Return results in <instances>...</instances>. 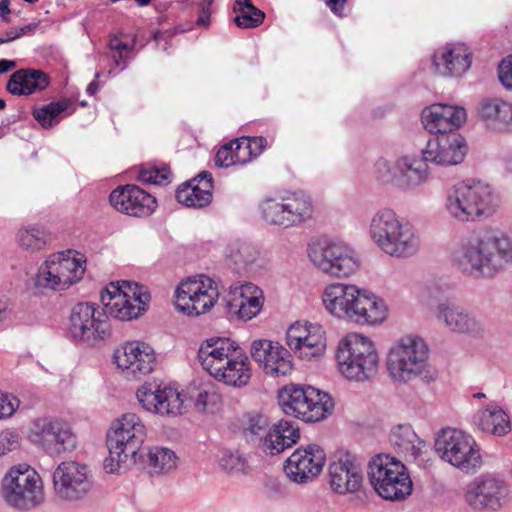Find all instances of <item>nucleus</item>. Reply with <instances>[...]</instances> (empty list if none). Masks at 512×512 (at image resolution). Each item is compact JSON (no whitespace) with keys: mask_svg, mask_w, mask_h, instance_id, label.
I'll return each mask as SVG.
<instances>
[{"mask_svg":"<svg viewBox=\"0 0 512 512\" xmlns=\"http://www.w3.org/2000/svg\"><path fill=\"white\" fill-rule=\"evenodd\" d=\"M102 311L94 303L76 304L70 314L68 335L77 342L95 346L110 337L111 325L108 317L121 321L132 320L145 311L151 296L147 289L137 283L122 281L110 284L101 292Z\"/></svg>","mask_w":512,"mask_h":512,"instance_id":"f257e3e1","label":"nucleus"},{"mask_svg":"<svg viewBox=\"0 0 512 512\" xmlns=\"http://www.w3.org/2000/svg\"><path fill=\"white\" fill-rule=\"evenodd\" d=\"M451 262L465 276L492 279L512 266V239L499 230L472 233L452 250Z\"/></svg>","mask_w":512,"mask_h":512,"instance_id":"f03ea898","label":"nucleus"},{"mask_svg":"<svg viewBox=\"0 0 512 512\" xmlns=\"http://www.w3.org/2000/svg\"><path fill=\"white\" fill-rule=\"evenodd\" d=\"M323 304L332 315L360 325H375L386 318L383 299L353 284L333 283L323 293Z\"/></svg>","mask_w":512,"mask_h":512,"instance_id":"7ed1b4c3","label":"nucleus"},{"mask_svg":"<svg viewBox=\"0 0 512 512\" xmlns=\"http://www.w3.org/2000/svg\"><path fill=\"white\" fill-rule=\"evenodd\" d=\"M500 198L494 188L483 181L468 179L447 190L445 209L449 216L461 223L474 222L492 216Z\"/></svg>","mask_w":512,"mask_h":512,"instance_id":"20e7f679","label":"nucleus"},{"mask_svg":"<svg viewBox=\"0 0 512 512\" xmlns=\"http://www.w3.org/2000/svg\"><path fill=\"white\" fill-rule=\"evenodd\" d=\"M369 234L385 254L408 258L420 248V237L415 227L388 208L377 211L370 222Z\"/></svg>","mask_w":512,"mask_h":512,"instance_id":"39448f33","label":"nucleus"},{"mask_svg":"<svg viewBox=\"0 0 512 512\" xmlns=\"http://www.w3.org/2000/svg\"><path fill=\"white\" fill-rule=\"evenodd\" d=\"M339 371L348 380L364 382L377 373L379 355L366 336L353 333L342 339L336 351Z\"/></svg>","mask_w":512,"mask_h":512,"instance_id":"423d86ee","label":"nucleus"},{"mask_svg":"<svg viewBox=\"0 0 512 512\" xmlns=\"http://www.w3.org/2000/svg\"><path fill=\"white\" fill-rule=\"evenodd\" d=\"M428 356L429 348L422 338L416 335L402 337L388 351V374L396 383H408L426 371Z\"/></svg>","mask_w":512,"mask_h":512,"instance_id":"0eeeda50","label":"nucleus"},{"mask_svg":"<svg viewBox=\"0 0 512 512\" xmlns=\"http://www.w3.org/2000/svg\"><path fill=\"white\" fill-rule=\"evenodd\" d=\"M283 412L308 423L325 419L332 413L334 403L329 394L312 386L290 384L278 394Z\"/></svg>","mask_w":512,"mask_h":512,"instance_id":"6e6552de","label":"nucleus"},{"mask_svg":"<svg viewBox=\"0 0 512 512\" xmlns=\"http://www.w3.org/2000/svg\"><path fill=\"white\" fill-rule=\"evenodd\" d=\"M367 474L371 486L383 499L403 500L411 494V478L405 465L395 457L375 455L369 461Z\"/></svg>","mask_w":512,"mask_h":512,"instance_id":"1a4fd4ad","label":"nucleus"},{"mask_svg":"<svg viewBox=\"0 0 512 512\" xmlns=\"http://www.w3.org/2000/svg\"><path fill=\"white\" fill-rule=\"evenodd\" d=\"M441 459L465 473H474L482 465L480 449L474 438L455 428H444L435 440Z\"/></svg>","mask_w":512,"mask_h":512,"instance_id":"9d476101","label":"nucleus"},{"mask_svg":"<svg viewBox=\"0 0 512 512\" xmlns=\"http://www.w3.org/2000/svg\"><path fill=\"white\" fill-rule=\"evenodd\" d=\"M1 495L8 506L21 511L32 509L44 500L41 479L29 467H12L2 479Z\"/></svg>","mask_w":512,"mask_h":512,"instance_id":"9b49d317","label":"nucleus"},{"mask_svg":"<svg viewBox=\"0 0 512 512\" xmlns=\"http://www.w3.org/2000/svg\"><path fill=\"white\" fill-rule=\"evenodd\" d=\"M263 220L269 225L282 228L297 227L311 219L314 206L309 195L293 192L280 200L266 198L260 204Z\"/></svg>","mask_w":512,"mask_h":512,"instance_id":"f8f14e48","label":"nucleus"},{"mask_svg":"<svg viewBox=\"0 0 512 512\" xmlns=\"http://www.w3.org/2000/svg\"><path fill=\"white\" fill-rule=\"evenodd\" d=\"M310 261L322 272L336 276H348L359 267L356 252L341 242L316 243L308 248Z\"/></svg>","mask_w":512,"mask_h":512,"instance_id":"ddd939ff","label":"nucleus"},{"mask_svg":"<svg viewBox=\"0 0 512 512\" xmlns=\"http://www.w3.org/2000/svg\"><path fill=\"white\" fill-rule=\"evenodd\" d=\"M468 151L465 138L456 130H437L422 150L424 158L439 166L460 164Z\"/></svg>","mask_w":512,"mask_h":512,"instance_id":"4468645a","label":"nucleus"},{"mask_svg":"<svg viewBox=\"0 0 512 512\" xmlns=\"http://www.w3.org/2000/svg\"><path fill=\"white\" fill-rule=\"evenodd\" d=\"M34 444L43 448L50 456L71 452L76 448L77 438L70 426L58 420H38L29 435Z\"/></svg>","mask_w":512,"mask_h":512,"instance_id":"2eb2a0df","label":"nucleus"},{"mask_svg":"<svg viewBox=\"0 0 512 512\" xmlns=\"http://www.w3.org/2000/svg\"><path fill=\"white\" fill-rule=\"evenodd\" d=\"M509 487L494 475H481L467 485L465 501L475 510H497L507 501Z\"/></svg>","mask_w":512,"mask_h":512,"instance_id":"dca6fc26","label":"nucleus"},{"mask_svg":"<svg viewBox=\"0 0 512 512\" xmlns=\"http://www.w3.org/2000/svg\"><path fill=\"white\" fill-rule=\"evenodd\" d=\"M53 484L57 496L68 501L82 499L92 487L88 467L74 461L62 462L57 466L53 473Z\"/></svg>","mask_w":512,"mask_h":512,"instance_id":"f3484780","label":"nucleus"},{"mask_svg":"<svg viewBox=\"0 0 512 512\" xmlns=\"http://www.w3.org/2000/svg\"><path fill=\"white\" fill-rule=\"evenodd\" d=\"M145 438L146 429L140 418L134 413H127L113 422L107 433L106 444L115 449H122L131 455V462L136 463Z\"/></svg>","mask_w":512,"mask_h":512,"instance_id":"a211bd4d","label":"nucleus"},{"mask_svg":"<svg viewBox=\"0 0 512 512\" xmlns=\"http://www.w3.org/2000/svg\"><path fill=\"white\" fill-rule=\"evenodd\" d=\"M325 462L324 450L317 444H308L299 447L288 457L285 472L293 482L305 484L322 472Z\"/></svg>","mask_w":512,"mask_h":512,"instance_id":"6ab92c4d","label":"nucleus"},{"mask_svg":"<svg viewBox=\"0 0 512 512\" xmlns=\"http://www.w3.org/2000/svg\"><path fill=\"white\" fill-rule=\"evenodd\" d=\"M226 313L231 318L248 321L257 316L264 304L262 290L251 282H236L225 297Z\"/></svg>","mask_w":512,"mask_h":512,"instance_id":"aec40b11","label":"nucleus"},{"mask_svg":"<svg viewBox=\"0 0 512 512\" xmlns=\"http://www.w3.org/2000/svg\"><path fill=\"white\" fill-rule=\"evenodd\" d=\"M330 486L339 494L355 493L363 485L364 475L356 455L338 452L329 465Z\"/></svg>","mask_w":512,"mask_h":512,"instance_id":"412c9836","label":"nucleus"},{"mask_svg":"<svg viewBox=\"0 0 512 512\" xmlns=\"http://www.w3.org/2000/svg\"><path fill=\"white\" fill-rule=\"evenodd\" d=\"M136 395L141 406L149 412L172 416L182 414L184 400L175 388L156 382L146 383Z\"/></svg>","mask_w":512,"mask_h":512,"instance_id":"4be33fe9","label":"nucleus"},{"mask_svg":"<svg viewBox=\"0 0 512 512\" xmlns=\"http://www.w3.org/2000/svg\"><path fill=\"white\" fill-rule=\"evenodd\" d=\"M110 204L123 214L133 217H146L156 209V199L134 184L115 188L109 196Z\"/></svg>","mask_w":512,"mask_h":512,"instance_id":"5701e85b","label":"nucleus"},{"mask_svg":"<svg viewBox=\"0 0 512 512\" xmlns=\"http://www.w3.org/2000/svg\"><path fill=\"white\" fill-rule=\"evenodd\" d=\"M117 366L126 377L140 379L154 369L156 358L153 349L139 342L126 343L114 354Z\"/></svg>","mask_w":512,"mask_h":512,"instance_id":"b1692460","label":"nucleus"},{"mask_svg":"<svg viewBox=\"0 0 512 512\" xmlns=\"http://www.w3.org/2000/svg\"><path fill=\"white\" fill-rule=\"evenodd\" d=\"M251 356L268 375L285 376L292 370L291 354L278 342L266 339L253 341Z\"/></svg>","mask_w":512,"mask_h":512,"instance_id":"393cba45","label":"nucleus"},{"mask_svg":"<svg viewBox=\"0 0 512 512\" xmlns=\"http://www.w3.org/2000/svg\"><path fill=\"white\" fill-rule=\"evenodd\" d=\"M435 316L451 332L472 336L484 332L482 323L472 313L450 300L437 304Z\"/></svg>","mask_w":512,"mask_h":512,"instance_id":"a878e982","label":"nucleus"},{"mask_svg":"<svg viewBox=\"0 0 512 512\" xmlns=\"http://www.w3.org/2000/svg\"><path fill=\"white\" fill-rule=\"evenodd\" d=\"M424 155H403L396 158L397 188L405 191L415 190L426 184L430 178V169Z\"/></svg>","mask_w":512,"mask_h":512,"instance_id":"bb28decb","label":"nucleus"},{"mask_svg":"<svg viewBox=\"0 0 512 512\" xmlns=\"http://www.w3.org/2000/svg\"><path fill=\"white\" fill-rule=\"evenodd\" d=\"M213 177L208 171L182 183L176 190V200L189 208H203L212 201Z\"/></svg>","mask_w":512,"mask_h":512,"instance_id":"cd10ccee","label":"nucleus"},{"mask_svg":"<svg viewBox=\"0 0 512 512\" xmlns=\"http://www.w3.org/2000/svg\"><path fill=\"white\" fill-rule=\"evenodd\" d=\"M252 376L251 363L247 354L237 346L226 358L212 377L228 386L241 388L248 384Z\"/></svg>","mask_w":512,"mask_h":512,"instance_id":"c85d7f7f","label":"nucleus"},{"mask_svg":"<svg viewBox=\"0 0 512 512\" xmlns=\"http://www.w3.org/2000/svg\"><path fill=\"white\" fill-rule=\"evenodd\" d=\"M435 72L442 76H459L471 66V53L464 45H447L433 56Z\"/></svg>","mask_w":512,"mask_h":512,"instance_id":"c756f323","label":"nucleus"},{"mask_svg":"<svg viewBox=\"0 0 512 512\" xmlns=\"http://www.w3.org/2000/svg\"><path fill=\"white\" fill-rule=\"evenodd\" d=\"M466 121V109L458 105L434 103L425 107L421 112V122L424 128L428 126L462 128Z\"/></svg>","mask_w":512,"mask_h":512,"instance_id":"7c9ffc66","label":"nucleus"},{"mask_svg":"<svg viewBox=\"0 0 512 512\" xmlns=\"http://www.w3.org/2000/svg\"><path fill=\"white\" fill-rule=\"evenodd\" d=\"M50 84L46 73L37 69H19L13 72L6 84L9 93L16 96H28L45 90Z\"/></svg>","mask_w":512,"mask_h":512,"instance_id":"2f4dec72","label":"nucleus"},{"mask_svg":"<svg viewBox=\"0 0 512 512\" xmlns=\"http://www.w3.org/2000/svg\"><path fill=\"white\" fill-rule=\"evenodd\" d=\"M238 345L229 338H210L201 344L198 359L203 368L212 376Z\"/></svg>","mask_w":512,"mask_h":512,"instance_id":"473e14b6","label":"nucleus"},{"mask_svg":"<svg viewBox=\"0 0 512 512\" xmlns=\"http://www.w3.org/2000/svg\"><path fill=\"white\" fill-rule=\"evenodd\" d=\"M272 425L267 415L250 412L245 415L243 435L247 442L261 449L265 454L269 450V442L272 439Z\"/></svg>","mask_w":512,"mask_h":512,"instance_id":"72a5a7b5","label":"nucleus"},{"mask_svg":"<svg viewBox=\"0 0 512 512\" xmlns=\"http://www.w3.org/2000/svg\"><path fill=\"white\" fill-rule=\"evenodd\" d=\"M48 259L56 277L61 278L60 291L80 281L85 272V260L81 258L65 256L64 253H57L50 255Z\"/></svg>","mask_w":512,"mask_h":512,"instance_id":"f704fd0d","label":"nucleus"},{"mask_svg":"<svg viewBox=\"0 0 512 512\" xmlns=\"http://www.w3.org/2000/svg\"><path fill=\"white\" fill-rule=\"evenodd\" d=\"M389 441L399 454L410 460H416L426 447V442L417 436L410 425H398L393 428Z\"/></svg>","mask_w":512,"mask_h":512,"instance_id":"c9c22d12","label":"nucleus"},{"mask_svg":"<svg viewBox=\"0 0 512 512\" xmlns=\"http://www.w3.org/2000/svg\"><path fill=\"white\" fill-rule=\"evenodd\" d=\"M257 257V249L252 244L241 240L231 241L225 250L227 265L237 274L248 272Z\"/></svg>","mask_w":512,"mask_h":512,"instance_id":"e433bc0d","label":"nucleus"},{"mask_svg":"<svg viewBox=\"0 0 512 512\" xmlns=\"http://www.w3.org/2000/svg\"><path fill=\"white\" fill-rule=\"evenodd\" d=\"M473 421L480 430L493 435L503 436L511 430L509 416L499 406L478 411Z\"/></svg>","mask_w":512,"mask_h":512,"instance_id":"4c0bfd02","label":"nucleus"},{"mask_svg":"<svg viewBox=\"0 0 512 512\" xmlns=\"http://www.w3.org/2000/svg\"><path fill=\"white\" fill-rule=\"evenodd\" d=\"M204 277L182 281L177 287L175 290V307L179 312L187 316H197L196 296H198L200 289L205 288Z\"/></svg>","mask_w":512,"mask_h":512,"instance_id":"58836bf2","label":"nucleus"},{"mask_svg":"<svg viewBox=\"0 0 512 512\" xmlns=\"http://www.w3.org/2000/svg\"><path fill=\"white\" fill-rule=\"evenodd\" d=\"M75 111V107L70 99L63 98L55 102L43 105L33 110L34 118L39 124L46 128L58 125L59 122L71 115Z\"/></svg>","mask_w":512,"mask_h":512,"instance_id":"ea45409f","label":"nucleus"},{"mask_svg":"<svg viewBox=\"0 0 512 512\" xmlns=\"http://www.w3.org/2000/svg\"><path fill=\"white\" fill-rule=\"evenodd\" d=\"M300 438L299 427L293 421L280 420L274 424L272 439L269 442L268 455H277L291 447Z\"/></svg>","mask_w":512,"mask_h":512,"instance_id":"a19ab883","label":"nucleus"},{"mask_svg":"<svg viewBox=\"0 0 512 512\" xmlns=\"http://www.w3.org/2000/svg\"><path fill=\"white\" fill-rule=\"evenodd\" d=\"M50 240L48 232L40 226H26L18 230L16 241L25 252L34 254L46 248Z\"/></svg>","mask_w":512,"mask_h":512,"instance_id":"79ce46f5","label":"nucleus"},{"mask_svg":"<svg viewBox=\"0 0 512 512\" xmlns=\"http://www.w3.org/2000/svg\"><path fill=\"white\" fill-rule=\"evenodd\" d=\"M479 114L481 118L494 120L499 124H512V104L499 98L482 100Z\"/></svg>","mask_w":512,"mask_h":512,"instance_id":"37998d69","label":"nucleus"},{"mask_svg":"<svg viewBox=\"0 0 512 512\" xmlns=\"http://www.w3.org/2000/svg\"><path fill=\"white\" fill-rule=\"evenodd\" d=\"M177 456L174 451L164 447H153L147 453L149 473L164 474L176 467Z\"/></svg>","mask_w":512,"mask_h":512,"instance_id":"c03bdc74","label":"nucleus"},{"mask_svg":"<svg viewBox=\"0 0 512 512\" xmlns=\"http://www.w3.org/2000/svg\"><path fill=\"white\" fill-rule=\"evenodd\" d=\"M298 354L299 358L311 359L321 356L326 348L324 332L319 326H311L309 335L305 338Z\"/></svg>","mask_w":512,"mask_h":512,"instance_id":"a18cd8bd","label":"nucleus"},{"mask_svg":"<svg viewBox=\"0 0 512 512\" xmlns=\"http://www.w3.org/2000/svg\"><path fill=\"white\" fill-rule=\"evenodd\" d=\"M121 37V33L111 36L108 41V48L115 66L124 70L127 67V61L130 59L129 53L135 48L136 36L132 38L131 43L124 42Z\"/></svg>","mask_w":512,"mask_h":512,"instance_id":"49530a36","label":"nucleus"},{"mask_svg":"<svg viewBox=\"0 0 512 512\" xmlns=\"http://www.w3.org/2000/svg\"><path fill=\"white\" fill-rule=\"evenodd\" d=\"M61 278L56 277L55 272L52 271V265L49 259L39 267L33 279V286L39 292L43 293L44 290L60 291Z\"/></svg>","mask_w":512,"mask_h":512,"instance_id":"de8ad7c7","label":"nucleus"},{"mask_svg":"<svg viewBox=\"0 0 512 512\" xmlns=\"http://www.w3.org/2000/svg\"><path fill=\"white\" fill-rule=\"evenodd\" d=\"M205 288L199 290L196 296L197 316L204 314L211 310L219 297V291L216 283L209 277H204Z\"/></svg>","mask_w":512,"mask_h":512,"instance_id":"09e8293b","label":"nucleus"},{"mask_svg":"<svg viewBox=\"0 0 512 512\" xmlns=\"http://www.w3.org/2000/svg\"><path fill=\"white\" fill-rule=\"evenodd\" d=\"M373 174L377 182L397 187L396 159L389 161L385 158H379L374 164Z\"/></svg>","mask_w":512,"mask_h":512,"instance_id":"8fccbe9b","label":"nucleus"},{"mask_svg":"<svg viewBox=\"0 0 512 512\" xmlns=\"http://www.w3.org/2000/svg\"><path fill=\"white\" fill-rule=\"evenodd\" d=\"M311 326L313 325L296 322L288 328L286 333V344L291 350L294 351L295 354H299L302 348L301 345L303 344L305 338L309 335Z\"/></svg>","mask_w":512,"mask_h":512,"instance_id":"3c124183","label":"nucleus"},{"mask_svg":"<svg viewBox=\"0 0 512 512\" xmlns=\"http://www.w3.org/2000/svg\"><path fill=\"white\" fill-rule=\"evenodd\" d=\"M171 171L167 167L141 168L138 173V180L146 184L167 185L170 183Z\"/></svg>","mask_w":512,"mask_h":512,"instance_id":"603ef678","label":"nucleus"},{"mask_svg":"<svg viewBox=\"0 0 512 512\" xmlns=\"http://www.w3.org/2000/svg\"><path fill=\"white\" fill-rule=\"evenodd\" d=\"M219 464L222 469L230 473H239L246 469V460L238 451H222Z\"/></svg>","mask_w":512,"mask_h":512,"instance_id":"864d4df0","label":"nucleus"},{"mask_svg":"<svg viewBox=\"0 0 512 512\" xmlns=\"http://www.w3.org/2000/svg\"><path fill=\"white\" fill-rule=\"evenodd\" d=\"M265 18V14L258 8L240 12L234 22L239 28L251 29L258 27Z\"/></svg>","mask_w":512,"mask_h":512,"instance_id":"5fc2aeb1","label":"nucleus"},{"mask_svg":"<svg viewBox=\"0 0 512 512\" xmlns=\"http://www.w3.org/2000/svg\"><path fill=\"white\" fill-rule=\"evenodd\" d=\"M109 456L104 460V469L107 473H115L121 468V464L131 461V455L124 452L122 449H115L112 446H107Z\"/></svg>","mask_w":512,"mask_h":512,"instance_id":"6e6d98bb","label":"nucleus"},{"mask_svg":"<svg viewBox=\"0 0 512 512\" xmlns=\"http://www.w3.org/2000/svg\"><path fill=\"white\" fill-rule=\"evenodd\" d=\"M235 144H233V140H230L224 143L217 151L215 156V165L221 168H229L231 166H236L237 162L235 159L234 149Z\"/></svg>","mask_w":512,"mask_h":512,"instance_id":"4d7b16f0","label":"nucleus"},{"mask_svg":"<svg viewBox=\"0 0 512 512\" xmlns=\"http://www.w3.org/2000/svg\"><path fill=\"white\" fill-rule=\"evenodd\" d=\"M219 396L206 390L198 392L195 398V407L200 412L213 413L217 408Z\"/></svg>","mask_w":512,"mask_h":512,"instance_id":"13d9d810","label":"nucleus"},{"mask_svg":"<svg viewBox=\"0 0 512 512\" xmlns=\"http://www.w3.org/2000/svg\"><path fill=\"white\" fill-rule=\"evenodd\" d=\"M233 144H235L234 149H236L235 159L237 165H245L254 159L252 156L253 152H251L247 144H245L244 136L233 139Z\"/></svg>","mask_w":512,"mask_h":512,"instance_id":"bf43d9fd","label":"nucleus"},{"mask_svg":"<svg viewBox=\"0 0 512 512\" xmlns=\"http://www.w3.org/2000/svg\"><path fill=\"white\" fill-rule=\"evenodd\" d=\"M498 77L504 87L512 90V55L503 59L499 64Z\"/></svg>","mask_w":512,"mask_h":512,"instance_id":"052dcab7","label":"nucleus"},{"mask_svg":"<svg viewBox=\"0 0 512 512\" xmlns=\"http://www.w3.org/2000/svg\"><path fill=\"white\" fill-rule=\"evenodd\" d=\"M245 144H247L248 149L253 152V158H257L267 146V140L262 136H244Z\"/></svg>","mask_w":512,"mask_h":512,"instance_id":"680f3d73","label":"nucleus"},{"mask_svg":"<svg viewBox=\"0 0 512 512\" xmlns=\"http://www.w3.org/2000/svg\"><path fill=\"white\" fill-rule=\"evenodd\" d=\"M15 411V405L8 395L0 397V419L11 416Z\"/></svg>","mask_w":512,"mask_h":512,"instance_id":"e2e57ef3","label":"nucleus"},{"mask_svg":"<svg viewBox=\"0 0 512 512\" xmlns=\"http://www.w3.org/2000/svg\"><path fill=\"white\" fill-rule=\"evenodd\" d=\"M186 30L185 29H181L180 27H175L173 30L171 31H156L154 32L153 34V39L159 43L161 40H164L165 42H167L168 39L172 38L174 35L178 34V33H184Z\"/></svg>","mask_w":512,"mask_h":512,"instance_id":"0e129e2a","label":"nucleus"},{"mask_svg":"<svg viewBox=\"0 0 512 512\" xmlns=\"http://www.w3.org/2000/svg\"><path fill=\"white\" fill-rule=\"evenodd\" d=\"M346 1L347 0H325V3L335 15L342 17Z\"/></svg>","mask_w":512,"mask_h":512,"instance_id":"69168bd1","label":"nucleus"},{"mask_svg":"<svg viewBox=\"0 0 512 512\" xmlns=\"http://www.w3.org/2000/svg\"><path fill=\"white\" fill-rule=\"evenodd\" d=\"M37 26L38 25L36 23H30L22 27H13V29L14 32L18 34V38H20L24 35L32 34L34 30L37 28Z\"/></svg>","mask_w":512,"mask_h":512,"instance_id":"338daca9","label":"nucleus"},{"mask_svg":"<svg viewBox=\"0 0 512 512\" xmlns=\"http://www.w3.org/2000/svg\"><path fill=\"white\" fill-rule=\"evenodd\" d=\"M253 8H256L251 0H236L235 1V6H234V11L235 12H242V11H245V10H249V9H253Z\"/></svg>","mask_w":512,"mask_h":512,"instance_id":"774afa93","label":"nucleus"}]
</instances>
